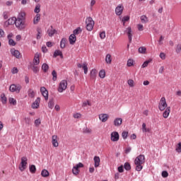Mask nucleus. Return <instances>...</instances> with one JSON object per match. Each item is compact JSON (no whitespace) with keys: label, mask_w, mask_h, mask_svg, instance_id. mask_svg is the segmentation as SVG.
Masks as SVG:
<instances>
[{"label":"nucleus","mask_w":181,"mask_h":181,"mask_svg":"<svg viewBox=\"0 0 181 181\" xmlns=\"http://www.w3.org/2000/svg\"><path fill=\"white\" fill-rule=\"evenodd\" d=\"M145 163V156L144 155H140L137 156L134 160V164L136 165V170L137 172H141L144 168L142 165Z\"/></svg>","instance_id":"f257e3e1"},{"label":"nucleus","mask_w":181,"mask_h":181,"mask_svg":"<svg viewBox=\"0 0 181 181\" xmlns=\"http://www.w3.org/2000/svg\"><path fill=\"white\" fill-rule=\"evenodd\" d=\"M15 25L20 30H22V29H25V28H26L25 22H23V20H21V18H16Z\"/></svg>","instance_id":"f03ea898"},{"label":"nucleus","mask_w":181,"mask_h":181,"mask_svg":"<svg viewBox=\"0 0 181 181\" xmlns=\"http://www.w3.org/2000/svg\"><path fill=\"white\" fill-rule=\"evenodd\" d=\"M79 168H84V164L82 163H79L76 164V166H74L72 169L73 175H75V176H77V175L80 173V170L78 169Z\"/></svg>","instance_id":"7ed1b4c3"},{"label":"nucleus","mask_w":181,"mask_h":181,"mask_svg":"<svg viewBox=\"0 0 181 181\" xmlns=\"http://www.w3.org/2000/svg\"><path fill=\"white\" fill-rule=\"evenodd\" d=\"M26 165H28V158H21V165L19 166L21 172H23L26 169Z\"/></svg>","instance_id":"20e7f679"},{"label":"nucleus","mask_w":181,"mask_h":181,"mask_svg":"<svg viewBox=\"0 0 181 181\" xmlns=\"http://www.w3.org/2000/svg\"><path fill=\"white\" fill-rule=\"evenodd\" d=\"M166 107H168V103H166V99L164 97H163L160 100L158 108L160 111H164Z\"/></svg>","instance_id":"39448f33"},{"label":"nucleus","mask_w":181,"mask_h":181,"mask_svg":"<svg viewBox=\"0 0 181 181\" xmlns=\"http://www.w3.org/2000/svg\"><path fill=\"white\" fill-rule=\"evenodd\" d=\"M66 88H67V81L63 80L59 83L58 91L59 93H63Z\"/></svg>","instance_id":"423d86ee"},{"label":"nucleus","mask_w":181,"mask_h":181,"mask_svg":"<svg viewBox=\"0 0 181 181\" xmlns=\"http://www.w3.org/2000/svg\"><path fill=\"white\" fill-rule=\"evenodd\" d=\"M41 94L43 95L45 100L47 101L49 100V91L45 86L40 88Z\"/></svg>","instance_id":"0eeeda50"},{"label":"nucleus","mask_w":181,"mask_h":181,"mask_svg":"<svg viewBox=\"0 0 181 181\" xmlns=\"http://www.w3.org/2000/svg\"><path fill=\"white\" fill-rule=\"evenodd\" d=\"M22 88V87L19 85H11L10 86V91H11V93H20L21 92V89Z\"/></svg>","instance_id":"6e6552de"},{"label":"nucleus","mask_w":181,"mask_h":181,"mask_svg":"<svg viewBox=\"0 0 181 181\" xmlns=\"http://www.w3.org/2000/svg\"><path fill=\"white\" fill-rule=\"evenodd\" d=\"M110 139L112 142H117V141H119V134L117 132H113L111 133Z\"/></svg>","instance_id":"1a4fd4ad"},{"label":"nucleus","mask_w":181,"mask_h":181,"mask_svg":"<svg viewBox=\"0 0 181 181\" xmlns=\"http://www.w3.org/2000/svg\"><path fill=\"white\" fill-rule=\"evenodd\" d=\"M16 21V18L13 17L8 19V21H6L4 22V26L6 28H8L10 25H15V22Z\"/></svg>","instance_id":"9d476101"},{"label":"nucleus","mask_w":181,"mask_h":181,"mask_svg":"<svg viewBox=\"0 0 181 181\" xmlns=\"http://www.w3.org/2000/svg\"><path fill=\"white\" fill-rule=\"evenodd\" d=\"M124 33H127L129 42L131 43V42H132V28H131V27H128L124 31Z\"/></svg>","instance_id":"9b49d317"},{"label":"nucleus","mask_w":181,"mask_h":181,"mask_svg":"<svg viewBox=\"0 0 181 181\" xmlns=\"http://www.w3.org/2000/svg\"><path fill=\"white\" fill-rule=\"evenodd\" d=\"M124 11V6L122 5H119L115 8V13L117 15V16H120V15H122V12Z\"/></svg>","instance_id":"f8f14e48"},{"label":"nucleus","mask_w":181,"mask_h":181,"mask_svg":"<svg viewBox=\"0 0 181 181\" xmlns=\"http://www.w3.org/2000/svg\"><path fill=\"white\" fill-rule=\"evenodd\" d=\"M48 36L52 37L54 34L57 33V30L53 28V25H51L50 28L47 30Z\"/></svg>","instance_id":"ddd939ff"},{"label":"nucleus","mask_w":181,"mask_h":181,"mask_svg":"<svg viewBox=\"0 0 181 181\" xmlns=\"http://www.w3.org/2000/svg\"><path fill=\"white\" fill-rule=\"evenodd\" d=\"M113 124L115 127H121V125H122V118L117 117L115 119Z\"/></svg>","instance_id":"4468645a"},{"label":"nucleus","mask_w":181,"mask_h":181,"mask_svg":"<svg viewBox=\"0 0 181 181\" xmlns=\"http://www.w3.org/2000/svg\"><path fill=\"white\" fill-rule=\"evenodd\" d=\"M108 115L107 114H100L99 115V119L102 121V122H107L108 121Z\"/></svg>","instance_id":"2eb2a0df"},{"label":"nucleus","mask_w":181,"mask_h":181,"mask_svg":"<svg viewBox=\"0 0 181 181\" xmlns=\"http://www.w3.org/2000/svg\"><path fill=\"white\" fill-rule=\"evenodd\" d=\"M40 104V98H37L35 102L32 104L31 107L32 108H39V105Z\"/></svg>","instance_id":"dca6fc26"},{"label":"nucleus","mask_w":181,"mask_h":181,"mask_svg":"<svg viewBox=\"0 0 181 181\" xmlns=\"http://www.w3.org/2000/svg\"><path fill=\"white\" fill-rule=\"evenodd\" d=\"M52 144L54 148H57L59 146V142L57 141V135H53L52 136Z\"/></svg>","instance_id":"f3484780"},{"label":"nucleus","mask_w":181,"mask_h":181,"mask_svg":"<svg viewBox=\"0 0 181 181\" xmlns=\"http://www.w3.org/2000/svg\"><path fill=\"white\" fill-rule=\"evenodd\" d=\"M11 54H13V56L16 57V59H19V56H21V52H19V51H18L15 49H11Z\"/></svg>","instance_id":"a211bd4d"},{"label":"nucleus","mask_w":181,"mask_h":181,"mask_svg":"<svg viewBox=\"0 0 181 181\" xmlns=\"http://www.w3.org/2000/svg\"><path fill=\"white\" fill-rule=\"evenodd\" d=\"M93 160H94V163H95L94 164L95 168H98V166H100V157L95 156L93 158Z\"/></svg>","instance_id":"6ab92c4d"},{"label":"nucleus","mask_w":181,"mask_h":181,"mask_svg":"<svg viewBox=\"0 0 181 181\" xmlns=\"http://www.w3.org/2000/svg\"><path fill=\"white\" fill-rule=\"evenodd\" d=\"M70 45H74L76 43V37L74 34H71L69 37Z\"/></svg>","instance_id":"aec40b11"},{"label":"nucleus","mask_w":181,"mask_h":181,"mask_svg":"<svg viewBox=\"0 0 181 181\" xmlns=\"http://www.w3.org/2000/svg\"><path fill=\"white\" fill-rule=\"evenodd\" d=\"M39 63H40V60L39 59V54L36 53L35 54L34 59H33V64L34 65H37L39 64Z\"/></svg>","instance_id":"412c9836"},{"label":"nucleus","mask_w":181,"mask_h":181,"mask_svg":"<svg viewBox=\"0 0 181 181\" xmlns=\"http://www.w3.org/2000/svg\"><path fill=\"white\" fill-rule=\"evenodd\" d=\"M169 114H170V107H168L163 113V118H168V117H169Z\"/></svg>","instance_id":"4be33fe9"},{"label":"nucleus","mask_w":181,"mask_h":181,"mask_svg":"<svg viewBox=\"0 0 181 181\" xmlns=\"http://www.w3.org/2000/svg\"><path fill=\"white\" fill-rule=\"evenodd\" d=\"M30 69H32L33 73H39V70H40V68H39V66L35 65V64H32L30 65Z\"/></svg>","instance_id":"5701e85b"},{"label":"nucleus","mask_w":181,"mask_h":181,"mask_svg":"<svg viewBox=\"0 0 181 181\" xmlns=\"http://www.w3.org/2000/svg\"><path fill=\"white\" fill-rule=\"evenodd\" d=\"M57 56H60L61 59H63V52L59 49L55 50L53 54V57H56Z\"/></svg>","instance_id":"b1692460"},{"label":"nucleus","mask_w":181,"mask_h":181,"mask_svg":"<svg viewBox=\"0 0 181 181\" xmlns=\"http://www.w3.org/2000/svg\"><path fill=\"white\" fill-rule=\"evenodd\" d=\"M97 77V70L96 69H92L90 71V78L94 80Z\"/></svg>","instance_id":"393cba45"},{"label":"nucleus","mask_w":181,"mask_h":181,"mask_svg":"<svg viewBox=\"0 0 181 181\" xmlns=\"http://www.w3.org/2000/svg\"><path fill=\"white\" fill-rule=\"evenodd\" d=\"M39 21H40V14H36L33 20L34 25H37V23H39Z\"/></svg>","instance_id":"a878e982"},{"label":"nucleus","mask_w":181,"mask_h":181,"mask_svg":"<svg viewBox=\"0 0 181 181\" xmlns=\"http://www.w3.org/2000/svg\"><path fill=\"white\" fill-rule=\"evenodd\" d=\"M86 25H94V21H93V18L88 17L86 20Z\"/></svg>","instance_id":"bb28decb"},{"label":"nucleus","mask_w":181,"mask_h":181,"mask_svg":"<svg viewBox=\"0 0 181 181\" xmlns=\"http://www.w3.org/2000/svg\"><path fill=\"white\" fill-rule=\"evenodd\" d=\"M105 62L107 64H111V62H112V59H111V54H107L106 55Z\"/></svg>","instance_id":"cd10ccee"},{"label":"nucleus","mask_w":181,"mask_h":181,"mask_svg":"<svg viewBox=\"0 0 181 181\" xmlns=\"http://www.w3.org/2000/svg\"><path fill=\"white\" fill-rule=\"evenodd\" d=\"M83 32V30H81V28L78 27L76 29H75L73 32V35L76 36V35H80Z\"/></svg>","instance_id":"c85d7f7f"},{"label":"nucleus","mask_w":181,"mask_h":181,"mask_svg":"<svg viewBox=\"0 0 181 181\" xmlns=\"http://www.w3.org/2000/svg\"><path fill=\"white\" fill-rule=\"evenodd\" d=\"M140 19L142 23H148L149 22V20H148V17H146V16H141Z\"/></svg>","instance_id":"c756f323"},{"label":"nucleus","mask_w":181,"mask_h":181,"mask_svg":"<svg viewBox=\"0 0 181 181\" xmlns=\"http://www.w3.org/2000/svg\"><path fill=\"white\" fill-rule=\"evenodd\" d=\"M49 171H47V170H42L41 172V175L42 176V177H47L49 176Z\"/></svg>","instance_id":"7c9ffc66"},{"label":"nucleus","mask_w":181,"mask_h":181,"mask_svg":"<svg viewBox=\"0 0 181 181\" xmlns=\"http://www.w3.org/2000/svg\"><path fill=\"white\" fill-rule=\"evenodd\" d=\"M54 107V101L53 100V99H50L48 103V107L50 108L51 110H53Z\"/></svg>","instance_id":"2f4dec72"},{"label":"nucleus","mask_w":181,"mask_h":181,"mask_svg":"<svg viewBox=\"0 0 181 181\" xmlns=\"http://www.w3.org/2000/svg\"><path fill=\"white\" fill-rule=\"evenodd\" d=\"M28 97H30V98H34L35 97V91H33V89L30 88L28 91Z\"/></svg>","instance_id":"473e14b6"},{"label":"nucleus","mask_w":181,"mask_h":181,"mask_svg":"<svg viewBox=\"0 0 181 181\" xmlns=\"http://www.w3.org/2000/svg\"><path fill=\"white\" fill-rule=\"evenodd\" d=\"M139 53H141V54H145V53H146V47H140L139 48Z\"/></svg>","instance_id":"72a5a7b5"},{"label":"nucleus","mask_w":181,"mask_h":181,"mask_svg":"<svg viewBox=\"0 0 181 181\" xmlns=\"http://www.w3.org/2000/svg\"><path fill=\"white\" fill-rule=\"evenodd\" d=\"M61 49H64L66 47V38H62L60 42Z\"/></svg>","instance_id":"f704fd0d"},{"label":"nucleus","mask_w":181,"mask_h":181,"mask_svg":"<svg viewBox=\"0 0 181 181\" xmlns=\"http://www.w3.org/2000/svg\"><path fill=\"white\" fill-rule=\"evenodd\" d=\"M52 76L53 81H56L57 80V72L55 70L52 71Z\"/></svg>","instance_id":"c9c22d12"},{"label":"nucleus","mask_w":181,"mask_h":181,"mask_svg":"<svg viewBox=\"0 0 181 181\" xmlns=\"http://www.w3.org/2000/svg\"><path fill=\"white\" fill-rule=\"evenodd\" d=\"M152 62V59H148L145 61L144 64L141 65L142 69H145V67H148V64H149Z\"/></svg>","instance_id":"e433bc0d"},{"label":"nucleus","mask_w":181,"mask_h":181,"mask_svg":"<svg viewBox=\"0 0 181 181\" xmlns=\"http://www.w3.org/2000/svg\"><path fill=\"white\" fill-rule=\"evenodd\" d=\"M82 69H83L85 74H87V73H88V67L87 66V64L83 63L82 65Z\"/></svg>","instance_id":"4c0bfd02"},{"label":"nucleus","mask_w":181,"mask_h":181,"mask_svg":"<svg viewBox=\"0 0 181 181\" xmlns=\"http://www.w3.org/2000/svg\"><path fill=\"white\" fill-rule=\"evenodd\" d=\"M30 172L31 173H36V166L35 165H30Z\"/></svg>","instance_id":"58836bf2"},{"label":"nucleus","mask_w":181,"mask_h":181,"mask_svg":"<svg viewBox=\"0 0 181 181\" xmlns=\"http://www.w3.org/2000/svg\"><path fill=\"white\" fill-rule=\"evenodd\" d=\"M34 12L35 13L39 14V12H40V4H38L35 6Z\"/></svg>","instance_id":"ea45409f"},{"label":"nucleus","mask_w":181,"mask_h":181,"mask_svg":"<svg viewBox=\"0 0 181 181\" xmlns=\"http://www.w3.org/2000/svg\"><path fill=\"white\" fill-rule=\"evenodd\" d=\"M42 69L43 70L44 73H46L47 70H49V65H47V64H43L42 66Z\"/></svg>","instance_id":"a19ab883"},{"label":"nucleus","mask_w":181,"mask_h":181,"mask_svg":"<svg viewBox=\"0 0 181 181\" xmlns=\"http://www.w3.org/2000/svg\"><path fill=\"white\" fill-rule=\"evenodd\" d=\"M99 77H100V78H104L105 77V71L104 69L100 71Z\"/></svg>","instance_id":"79ce46f5"},{"label":"nucleus","mask_w":181,"mask_h":181,"mask_svg":"<svg viewBox=\"0 0 181 181\" xmlns=\"http://www.w3.org/2000/svg\"><path fill=\"white\" fill-rule=\"evenodd\" d=\"M1 100L3 104H6V96H5V93L1 95Z\"/></svg>","instance_id":"37998d69"},{"label":"nucleus","mask_w":181,"mask_h":181,"mask_svg":"<svg viewBox=\"0 0 181 181\" xmlns=\"http://www.w3.org/2000/svg\"><path fill=\"white\" fill-rule=\"evenodd\" d=\"M37 39H40V37H42V28H37Z\"/></svg>","instance_id":"c03bdc74"},{"label":"nucleus","mask_w":181,"mask_h":181,"mask_svg":"<svg viewBox=\"0 0 181 181\" xmlns=\"http://www.w3.org/2000/svg\"><path fill=\"white\" fill-rule=\"evenodd\" d=\"M93 28H94V24H86V29L89 32L93 30Z\"/></svg>","instance_id":"a18cd8bd"},{"label":"nucleus","mask_w":181,"mask_h":181,"mask_svg":"<svg viewBox=\"0 0 181 181\" xmlns=\"http://www.w3.org/2000/svg\"><path fill=\"white\" fill-rule=\"evenodd\" d=\"M24 121L27 125H30L32 122V119H30V117H25Z\"/></svg>","instance_id":"49530a36"},{"label":"nucleus","mask_w":181,"mask_h":181,"mask_svg":"<svg viewBox=\"0 0 181 181\" xmlns=\"http://www.w3.org/2000/svg\"><path fill=\"white\" fill-rule=\"evenodd\" d=\"M8 101L10 104H12L13 105H16V100H15V98H9Z\"/></svg>","instance_id":"de8ad7c7"},{"label":"nucleus","mask_w":181,"mask_h":181,"mask_svg":"<svg viewBox=\"0 0 181 181\" xmlns=\"http://www.w3.org/2000/svg\"><path fill=\"white\" fill-rule=\"evenodd\" d=\"M124 168L126 170H131V164L129 163H125Z\"/></svg>","instance_id":"09e8293b"},{"label":"nucleus","mask_w":181,"mask_h":181,"mask_svg":"<svg viewBox=\"0 0 181 181\" xmlns=\"http://www.w3.org/2000/svg\"><path fill=\"white\" fill-rule=\"evenodd\" d=\"M142 131L143 132H149V129H146V124L145 123L142 124Z\"/></svg>","instance_id":"8fccbe9b"},{"label":"nucleus","mask_w":181,"mask_h":181,"mask_svg":"<svg viewBox=\"0 0 181 181\" xmlns=\"http://www.w3.org/2000/svg\"><path fill=\"white\" fill-rule=\"evenodd\" d=\"M87 105H89V107H91V103L90 101L86 100L83 103L82 107H87Z\"/></svg>","instance_id":"3c124183"},{"label":"nucleus","mask_w":181,"mask_h":181,"mask_svg":"<svg viewBox=\"0 0 181 181\" xmlns=\"http://www.w3.org/2000/svg\"><path fill=\"white\" fill-rule=\"evenodd\" d=\"M132 66H134V60L131 59H128V61H127V66L128 67H131Z\"/></svg>","instance_id":"603ef678"},{"label":"nucleus","mask_w":181,"mask_h":181,"mask_svg":"<svg viewBox=\"0 0 181 181\" xmlns=\"http://www.w3.org/2000/svg\"><path fill=\"white\" fill-rule=\"evenodd\" d=\"M25 13H21L17 18H20L21 21H25Z\"/></svg>","instance_id":"864d4df0"},{"label":"nucleus","mask_w":181,"mask_h":181,"mask_svg":"<svg viewBox=\"0 0 181 181\" xmlns=\"http://www.w3.org/2000/svg\"><path fill=\"white\" fill-rule=\"evenodd\" d=\"M8 45L10 46H16V42H15V41L13 39H9L8 40Z\"/></svg>","instance_id":"5fc2aeb1"},{"label":"nucleus","mask_w":181,"mask_h":181,"mask_svg":"<svg viewBox=\"0 0 181 181\" xmlns=\"http://www.w3.org/2000/svg\"><path fill=\"white\" fill-rule=\"evenodd\" d=\"M175 151H176L177 152H178V153H180V152H181V142H180V143L177 144V147H176V148H175Z\"/></svg>","instance_id":"6e6d98bb"},{"label":"nucleus","mask_w":181,"mask_h":181,"mask_svg":"<svg viewBox=\"0 0 181 181\" xmlns=\"http://www.w3.org/2000/svg\"><path fill=\"white\" fill-rule=\"evenodd\" d=\"M176 53L179 54L181 52V44H178L175 49Z\"/></svg>","instance_id":"4d7b16f0"},{"label":"nucleus","mask_w":181,"mask_h":181,"mask_svg":"<svg viewBox=\"0 0 181 181\" xmlns=\"http://www.w3.org/2000/svg\"><path fill=\"white\" fill-rule=\"evenodd\" d=\"M83 134H91V129L86 127L83 129Z\"/></svg>","instance_id":"13d9d810"},{"label":"nucleus","mask_w":181,"mask_h":181,"mask_svg":"<svg viewBox=\"0 0 181 181\" xmlns=\"http://www.w3.org/2000/svg\"><path fill=\"white\" fill-rule=\"evenodd\" d=\"M122 136L123 139H127V138H128V132H123L122 133Z\"/></svg>","instance_id":"bf43d9fd"},{"label":"nucleus","mask_w":181,"mask_h":181,"mask_svg":"<svg viewBox=\"0 0 181 181\" xmlns=\"http://www.w3.org/2000/svg\"><path fill=\"white\" fill-rule=\"evenodd\" d=\"M127 84L129 86V87H134V80L132 79L128 80Z\"/></svg>","instance_id":"052dcab7"},{"label":"nucleus","mask_w":181,"mask_h":181,"mask_svg":"<svg viewBox=\"0 0 181 181\" xmlns=\"http://www.w3.org/2000/svg\"><path fill=\"white\" fill-rule=\"evenodd\" d=\"M161 176H163V177H168V176H169V173H168V171L164 170L162 172Z\"/></svg>","instance_id":"680f3d73"},{"label":"nucleus","mask_w":181,"mask_h":181,"mask_svg":"<svg viewBox=\"0 0 181 181\" xmlns=\"http://www.w3.org/2000/svg\"><path fill=\"white\" fill-rule=\"evenodd\" d=\"M18 71H19V70H18V68L16 67H13L11 70L13 74H17Z\"/></svg>","instance_id":"e2e57ef3"},{"label":"nucleus","mask_w":181,"mask_h":181,"mask_svg":"<svg viewBox=\"0 0 181 181\" xmlns=\"http://www.w3.org/2000/svg\"><path fill=\"white\" fill-rule=\"evenodd\" d=\"M100 39H105V31H103L100 33Z\"/></svg>","instance_id":"0e129e2a"},{"label":"nucleus","mask_w":181,"mask_h":181,"mask_svg":"<svg viewBox=\"0 0 181 181\" xmlns=\"http://www.w3.org/2000/svg\"><path fill=\"white\" fill-rule=\"evenodd\" d=\"M35 125H36V127H39V125H40V119H37L35 120Z\"/></svg>","instance_id":"69168bd1"},{"label":"nucleus","mask_w":181,"mask_h":181,"mask_svg":"<svg viewBox=\"0 0 181 181\" xmlns=\"http://www.w3.org/2000/svg\"><path fill=\"white\" fill-rule=\"evenodd\" d=\"M137 28H138V30H139L140 32L144 30V25L142 24H139L137 25Z\"/></svg>","instance_id":"338daca9"},{"label":"nucleus","mask_w":181,"mask_h":181,"mask_svg":"<svg viewBox=\"0 0 181 181\" xmlns=\"http://www.w3.org/2000/svg\"><path fill=\"white\" fill-rule=\"evenodd\" d=\"M8 12L7 11H4V13H3V18H4V19H8Z\"/></svg>","instance_id":"774afa93"}]
</instances>
